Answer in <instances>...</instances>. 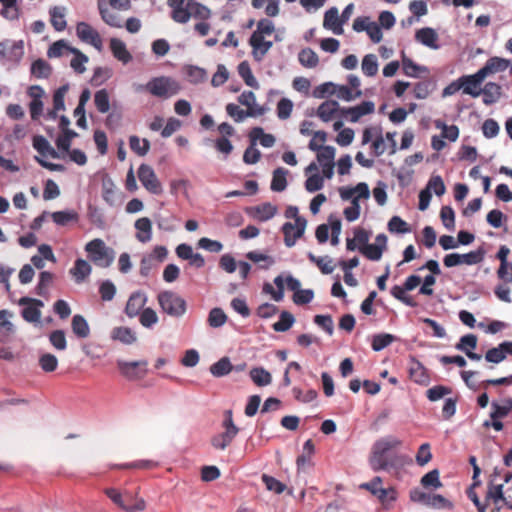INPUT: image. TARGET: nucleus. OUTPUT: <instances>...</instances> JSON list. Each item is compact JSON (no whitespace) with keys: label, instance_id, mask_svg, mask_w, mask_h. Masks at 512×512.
I'll return each instance as SVG.
<instances>
[{"label":"nucleus","instance_id":"55","mask_svg":"<svg viewBox=\"0 0 512 512\" xmlns=\"http://www.w3.org/2000/svg\"><path fill=\"white\" fill-rule=\"evenodd\" d=\"M31 74L36 78H48L51 74V66L43 59L34 61L31 65Z\"/></svg>","mask_w":512,"mask_h":512},{"label":"nucleus","instance_id":"27","mask_svg":"<svg viewBox=\"0 0 512 512\" xmlns=\"http://www.w3.org/2000/svg\"><path fill=\"white\" fill-rule=\"evenodd\" d=\"M481 94L483 95V103L485 105H492L501 98L502 87L495 82H488L481 89Z\"/></svg>","mask_w":512,"mask_h":512},{"label":"nucleus","instance_id":"37","mask_svg":"<svg viewBox=\"0 0 512 512\" xmlns=\"http://www.w3.org/2000/svg\"><path fill=\"white\" fill-rule=\"evenodd\" d=\"M249 137L253 145H255L256 140H259L260 144L265 148H270L275 144V137L272 134L264 133L261 127H254L250 131Z\"/></svg>","mask_w":512,"mask_h":512},{"label":"nucleus","instance_id":"35","mask_svg":"<svg viewBox=\"0 0 512 512\" xmlns=\"http://www.w3.org/2000/svg\"><path fill=\"white\" fill-rule=\"evenodd\" d=\"M280 0H252L251 5L254 9L265 7V14L268 17H276L280 13Z\"/></svg>","mask_w":512,"mask_h":512},{"label":"nucleus","instance_id":"43","mask_svg":"<svg viewBox=\"0 0 512 512\" xmlns=\"http://www.w3.org/2000/svg\"><path fill=\"white\" fill-rule=\"evenodd\" d=\"M254 217L260 221H267L275 216L277 213L276 206L271 203H263L253 208Z\"/></svg>","mask_w":512,"mask_h":512},{"label":"nucleus","instance_id":"9","mask_svg":"<svg viewBox=\"0 0 512 512\" xmlns=\"http://www.w3.org/2000/svg\"><path fill=\"white\" fill-rule=\"evenodd\" d=\"M382 483V478L376 476L370 482L362 483L359 487L369 491L372 495L377 497L383 506H387L396 500L397 492L393 487L383 488Z\"/></svg>","mask_w":512,"mask_h":512},{"label":"nucleus","instance_id":"46","mask_svg":"<svg viewBox=\"0 0 512 512\" xmlns=\"http://www.w3.org/2000/svg\"><path fill=\"white\" fill-rule=\"evenodd\" d=\"M238 73L244 80L245 84L252 88H259V83L254 77L250 65L247 61H243L238 65Z\"/></svg>","mask_w":512,"mask_h":512},{"label":"nucleus","instance_id":"63","mask_svg":"<svg viewBox=\"0 0 512 512\" xmlns=\"http://www.w3.org/2000/svg\"><path fill=\"white\" fill-rule=\"evenodd\" d=\"M452 393V389L443 385H436L426 391L427 398L432 401H438Z\"/></svg>","mask_w":512,"mask_h":512},{"label":"nucleus","instance_id":"39","mask_svg":"<svg viewBox=\"0 0 512 512\" xmlns=\"http://www.w3.org/2000/svg\"><path fill=\"white\" fill-rule=\"evenodd\" d=\"M77 37L85 43L96 47V33L90 25L85 22H79L76 26Z\"/></svg>","mask_w":512,"mask_h":512},{"label":"nucleus","instance_id":"50","mask_svg":"<svg viewBox=\"0 0 512 512\" xmlns=\"http://www.w3.org/2000/svg\"><path fill=\"white\" fill-rule=\"evenodd\" d=\"M287 171L279 167L273 172V177L271 181V189L276 192H281L286 189L287 180H286Z\"/></svg>","mask_w":512,"mask_h":512},{"label":"nucleus","instance_id":"12","mask_svg":"<svg viewBox=\"0 0 512 512\" xmlns=\"http://www.w3.org/2000/svg\"><path fill=\"white\" fill-rule=\"evenodd\" d=\"M138 178L147 191L154 195L162 193V185L158 180L154 170L147 164H141L138 169Z\"/></svg>","mask_w":512,"mask_h":512},{"label":"nucleus","instance_id":"56","mask_svg":"<svg viewBox=\"0 0 512 512\" xmlns=\"http://www.w3.org/2000/svg\"><path fill=\"white\" fill-rule=\"evenodd\" d=\"M492 411L490 413L491 419H502L505 418L512 409V399L506 401L505 405H500L493 401L491 404Z\"/></svg>","mask_w":512,"mask_h":512},{"label":"nucleus","instance_id":"21","mask_svg":"<svg viewBox=\"0 0 512 512\" xmlns=\"http://www.w3.org/2000/svg\"><path fill=\"white\" fill-rule=\"evenodd\" d=\"M323 26L324 28L331 30L336 35H341L343 33V23L336 7H332L325 12Z\"/></svg>","mask_w":512,"mask_h":512},{"label":"nucleus","instance_id":"48","mask_svg":"<svg viewBox=\"0 0 512 512\" xmlns=\"http://www.w3.org/2000/svg\"><path fill=\"white\" fill-rule=\"evenodd\" d=\"M307 256L312 263L317 265L323 274H331L334 271L332 259L328 256L317 257L311 252H309Z\"/></svg>","mask_w":512,"mask_h":512},{"label":"nucleus","instance_id":"62","mask_svg":"<svg viewBox=\"0 0 512 512\" xmlns=\"http://www.w3.org/2000/svg\"><path fill=\"white\" fill-rule=\"evenodd\" d=\"M394 341V336L387 333L374 335L372 340V349L374 351H381L389 346Z\"/></svg>","mask_w":512,"mask_h":512},{"label":"nucleus","instance_id":"54","mask_svg":"<svg viewBox=\"0 0 512 512\" xmlns=\"http://www.w3.org/2000/svg\"><path fill=\"white\" fill-rule=\"evenodd\" d=\"M250 377L257 386H267L272 381L271 374L264 368H253Z\"/></svg>","mask_w":512,"mask_h":512},{"label":"nucleus","instance_id":"13","mask_svg":"<svg viewBox=\"0 0 512 512\" xmlns=\"http://www.w3.org/2000/svg\"><path fill=\"white\" fill-rule=\"evenodd\" d=\"M306 220L303 217H297L296 223L286 222L282 231L284 234V243L287 247L295 245L297 239L301 238L306 228Z\"/></svg>","mask_w":512,"mask_h":512},{"label":"nucleus","instance_id":"34","mask_svg":"<svg viewBox=\"0 0 512 512\" xmlns=\"http://www.w3.org/2000/svg\"><path fill=\"white\" fill-rule=\"evenodd\" d=\"M102 189V197L109 205L119 204L120 193L111 181L103 179Z\"/></svg>","mask_w":512,"mask_h":512},{"label":"nucleus","instance_id":"45","mask_svg":"<svg viewBox=\"0 0 512 512\" xmlns=\"http://www.w3.org/2000/svg\"><path fill=\"white\" fill-rule=\"evenodd\" d=\"M111 337L127 345L132 344L136 341L135 333L128 327L114 328Z\"/></svg>","mask_w":512,"mask_h":512},{"label":"nucleus","instance_id":"30","mask_svg":"<svg viewBox=\"0 0 512 512\" xmlns=\"http://www.w3.org/2000/svg\"><path fill=\"white\" fill-rule=\"evenodd\" d=\"M32 145H33V148L41 156H50L52 158L59 157L57 151L50 145L49 141L42 135L34 136Z\"/></svg>","mask_w":512,"mask_h":512},{"label":"nucleus","instance_id":"16","mask_svg":"<svg viewBox=\"0 0 512 512\" xmlns=\"http://www.w3.org/2000/svg\"><path fill=\"white\" fill-rule=\"evenodd\" d=\"M387 248V236L385 234H378L375 238L374 244H368L364 247H359V251L369 260L378 261L381 259L383 252Z\"/></svg>","mask_w":512,"mask_h":512},{"label":"nucleus","instance_id":"41","mask_svg":"<svg viewBox=\"0 0 512 512\" xmlns=\"http://www.w3.org/2000/svg\"><path fill=\"white\" fill-rule=\"evenodd\" d=\"M71 52H76V48L71 47L65 40H58L49 47L47 55L49 58H57Z\"/></svg>","mask_w":512,"mask_h":512},{"label":"nucleus","instance_id":"11","mask_svg":"<svg viewBox=\"0 0 512 512\" xmlns=\"http://www.w3.org/2000/svg\"><path fill=\"white\" fill-rule=\"evenodd\" d=\"M148 362L146 360L140 361H117V367L120 373L129 380L142 379L147 374Z\"/></svg>","mask_w":512,"mask_h":512},{"label":"nucleus","instance_id":"58","mask_svg":"<svg viewBox=\"0 0 512 512\" xmlns=\"http://www.w3.org/2000/svg\"><path fill=\"white\" fill-rule=\"evenodd\" d=\"M362 71L366 76L372 77L377 74L378 63L374 54H367L362 60Z\"/></svg>","mask_w":512,"mask_h":512},{"label":"nucleus","instance_id":"42","mask_svg":"<svg viewBox=\"0 0 512 512\" xmlns=\"http://www.w3.org/2000/svg\"><path fill=\"white\" fill-rule=\"evenodd\" d=\"M70 273L75 281L80 283L91 273V266L87 261L77 259Z\"/></svg>","mask_w":512,"mask_h":512},{"label":"nucleus","instance_id":"4","mask_svg":"<svg viewBox=\"0 0 512 512\" xmlns=\"http://www.w3.org/2000/svg\"><path fill=\"white\" fill-rule=\"evenodd\" d=\"M157 300L159 306L169 316L179 318L186 312L187 305L185 299L177 293L167 290L158 294Z\"/></svg>","mask_w":512,"mask_h":512},{"label":"nucleus","instance_id":"8","mask_svg":"<svg viewBox=\"0 0 512 512\" xmlns=\"http://www.w3.org/2000/svg\"><path fill=\"white\" fill-rule=\"evenodd\" d=\"M106 125L109 128H115L119 125L122 118L121 107L117 102L110 104L108 92L105 89L98 90V112L107 113Z\"/></svg>","mask_w":512,"mask_h":512},{"label":"nucleus","instance_id":"3","mask_svg":"<svg viewBox=\"0 0 512 512\" xmlns=\"http://www.w3.org/2000/svg\"><path fill=\"white\" fill-rule=\"evenodd\" d=\"M104 493L117 507L125 512H140L146 508L145 500L139 498L137 494L134 495L128 491L122 493L116 488H106Z\"/></svg>","mask_w":512,"mask_h":512},{"label":"nucleus","instance_id":"20","mask_svg":"<svg viewBox=\"0 0 512 512\" xmlns=\"http://www.w3.org/2000/svg\"><path fill=\"white\" fill-rule=\"evenodd\" d=\"M374 108L373 102L364 101L355 107L341 109V116H349L351 122H357L362 116L373 113Z\"/></svg>","mask_w":512,"mask_h":512},{"label":"nucleus","instance_id":"60","mask_svg":"<svg viewBox=\"0 0 512 512\" xmlns=\"http://www.w3.org/2000/svg\"><path fill=\"white\" fill-rule=\"evenodd\" d=\"M435 125L437 128L442 129L441 137L443 139H447L451 142H455L459 137V129L456 125H446L445 123L441 121H436Z\"/></svg>","mask_w":512,"mask_h":512},{"label":"nucleus","instance_id":"18","mask_svg":"<svg viewBox=\"0 0 512 512\" xmlns=\"http://www.w3.org/2000/svg\"><path fill=\"white\" fill-rule=\"evenodd\" d=\"M510 249L503 245L500 247L496 257L500 261V266L497 270V276L505 282H512V264L508 263L507 257Z\"/></svg>","mask_w":512,"mask_h":512},{"label":"nucleus","instance_id":"51","mask_svg":"<svg viewBox=\"0 0 512 512\" xmlns=\"http://www.w3.org/2000/svg\"><path fill=\"white\" fill-rule=\"evenodd\" d=\"M295 322L294 316L288 311H282L279 320L273 324V330L276 332H285L289 330Z\"/></svg>","mask_w":512,"mask_h":512},{"label":"nucleus","instance_id":"36","mask_svg":"<svg viewBox=\"0 0 512 512\" xmlns=\"http://www.w3.org/2000/svg\"><path fill=\"white\" fill-rule=\"evenodd\" d=\"M114 259V250L107 247L102 240L98 239V266L108 267L113 263Z\"/></svg>","mask_w":512,"mask_h":512},{"label":"nucleus","instance_id":"57","mask_svg":"<svg viewBox=\"0 0 512 512\" xmlns=\"http://www.w3.org/2000/svg\"><path fill=\"white\" fill-rule=\"evenodd\" d=\"M388 230L391 233L405 234L410 233L411 228L406 221L399 216H393L388 222Z\"/></svg>","mask_w":512,"mask_h":512},{"label":"nucleus","instance_id":"61","mask_svg":"<svg viewBox=\"0 0 512 512\" xmlns=\"http://www.w3.org/2000/svg\"><path fill=\"white\" fill-rule=\"evenodd\" d=\"M477 341L478 339L476 335L467 334L460 338L459 342L455 345V348L466 353V351H472L477 347Z\"/></svg>","mask_w":512,"mask_h":512},{"label":"nucleus","instance_id":"33","mask_svg":"<svg viewBox=\"0 0 512 512\" xmlns=\"http://www.w3.org/2000/svg\"><path fill=\"white\" fill-rule=\"evenodd\" d=\"M135 228L138 231L136 234V238L140 242H148L151 239L152 235V223L151 220L147 217H142L136 220Z\"/></svg>","mask_w":512,"mask_h":512},{"label":"nucleus","instance_id":"7","mask_svg":"<svg viewBox=\"0 0 512 512\" xmlns=\"http://www.w3.org/2000/svg\"><path fill=\"white\" fill-rule=\"evenodd\" d=\"M316 140H319L320 143H325L327 140V133L322 130L314 132L313 137L309 142L308 148L311 151L317 152V160L321 166L326 164H333L335 158V148L332 146L316 144Z\"/></svg>","mask_w":512,"mask_h":512},{"label":"nucleus","instance_id":"25","mask_svg":"<svg viewBox=\"0 0 512 512\" xmlns=\"http://www.w3.org/2000/svg\"><path fill=\"white\" fill-rule=\"evenodd\" d=\"M50 15V23L53 26V28L61 32L66 29L67 22H66V8L63 6H54L51 7L49 10Z\"/></svg>","mask_w":512,"mask_h":512},{"label":"nucleus","instance_id":"1","mask_svg":"<svg viewBox=\"0 0 512 512\" xmlns=\"http://www.w3.org/2000/svg\"><path fill=\"white\" fill-rule=\"evenodd\" d=\"M402 441L394 436H386L378 439L372 446L369 457V465L374 472L388 470L404 462V456L394 455L389 457L391 449L398 448Z\"/></svg>","mask_w":512,"mask_h":512},{"label":"nucleus","instance_id":"59","mask_svg":"<svg viewBox=\"0 0 512 512\" xmlns=\"http://www.w3.org/2000/svg\"><path fill=\"white\" fill-rule=\"evenodd\" d=\"M208 324L213 328L223 326L227 321V315L221 308H213L208 315Z\"/></svg>","mask_w":512,"mask_h":512},{"label":"nucleus","instance_id":"47","mask_svg":"<svg viewBox=\"0 0 512 512\" xmlns=\"http://www.w3.org/2000/svg\"><path fill=\"white\" fill-rule=\"evenodd\" d=\"M233 366L228 357H223L210 366V372L215 377H222L229 374Z\"/></svg>","mask_w":512,"mask_h":512},{"label":"nucleus","instance_id":"29","mask_svg":"<svg viewBox=\"0 0 512 512\" xmlns=\"http://www.w3.org/2000/svg\"><path fill=\"white\" fill-rule=\"evenodd\" d=\"M337 112L341 113V109L339 107V104L335 100H327L324 101L317 109V116L323 121V122H329L333 119L335 114Z\"/></svg>","mask_w":512,"mask_h":512},{"label":"nucleus","instance_id":"32","mask_svg":"<svg viewBox=\"0 0 512 512\" xmlns=\"http://www.w3.org/2000/svg\"><path fill=\"white\" fill-rule=\"evenodd\" d=\"M415 39L421 44L430 47V48H438L436 41L438 39L437 33L434 29L425 27L416 31Z\"/></svg>","mask_w":512,"mask_h":512},{"label":"nucleus","instance_id":"24","mask_svg":"<svg viewBox=\"0 0 512 512\" xmlns=\"http://www.w3.org/2000/svg\"><path fill=\"white\" fill-rule=\"evenodd\" d=\"M274 31H275L274 23L267 18H262L257 22V28L252 33L250 39H253V41L256 43V45H258L259 43H261L262 38H265V36H269V35L273 34Z\"/></svg>","mask_w":512,"mask_h":512},{"label":"nucleus","instance_id":"22","mask_svg":"<svg viewBox=\"0 0 512 512\" xmlns=\"http://www.w3.org/2000/svg\"><path fill=\"white\" fill-rule=\"evenodd\" d=\"M510 66V61L500 57H491L479 70L486 78L490 74L505 71Z\"/></svg>","mask_w":512,"mask_h":512},{"label":"nucleus","instance_id":"17","mask_svg":"<svg viewBox=\"0 0 512 512\" xmlns=\"http://www.w3.org/2000/svg\"><path fill=\"white\" fill-rule=\"evenodd\" d=\"M461 79L463 84L462 91L464 94L470 95L472 97H478L481 94L480 86L485 77L480 70L472 75L461 76Z\"/></svg>","mask_w":512,"mask_h":512},{"label":"nucleus","instance_id":"23","mask_svg":"<svg viewBox=\"0 0 512 512\" xmlns=\"http://www.w3.org/2000/svg\"><path fill=\"white\" fill-rule=\"evenodd\" d=\"M507 498L504 495L503 492V483H495V480L492 479L488 483L487 492L485 496V502L488 505L489 502H492L493 504L497 505L500 501H502L504 504L506 502Z\"/></svg>","mask_w":512,"mask_h":512},{"label":"nucleus","instance_id":"5","mask_svg":"<svg viewBox=\"0 0 512 512\" xmlns=\"http://www.w3.org/2000/svg\"><path fill=\"white\" fill-rule=\"evenodd\" d=\"M144 88L150 94L159 98H169L180 91L177 81L164 76L151 79Z\"/></svg>","mask_w":512,"mask_h":512},{"label":"nucleus","instance_id":"15","mask_svg":"<svg viewBox=\"0 0 512 512\" xmlns=\"http://www.w3.org/2000/svg\"><path fill=\"white\" fill-rule=\"evenodd\" d=\"M20 305H27L25 308H23L21 314L25 321L29 323H38L40 322L41 318V311L40 308L44 306L43 302L38 299H33L29 297H22L19 300Z\"/></svg>","mask_w":512,"mask_h":512},{"label":"nucleus","instance_id":"2","mask_svg":"<svg viewBox=\"0 0 512 512\" xmlns=\"http://www.w3.org/2000/svg\"><path fill=\"white\" fill-rule=\"evenodd\" d=\"M171 18L180 24L187 23L191 17L206 21L211 17V10L196 0H168Z\"/></svg>","mask_w":512,"mask_h":512},{"label":"nucleus","instance_id":"10","mask_svg":"<svg viewBox=\"0 0 512 512\" xmlns=\"http://www.w3.org/2000/svg\"><path fill=\"white\" fill-rule=\"evenodd\" d=\"M371 143L372 154L375 157L383 155L387 149L381 126L367 127L363 131L362 145Z\"/></svg>","mask_w":512,"mask_h":512},{"label":"nucleus","instance_id":"14","mask_svg":"<svg viewBox=\"0 0 512 512\" xmlns=\"http://www.w3.org/2000/svg\"><path fill=\"white\" fill-rule=\"evenodd\" d=\"M23 55V41H5L0 43V56L6 61L18 64Z\"/></svg>","mask_w":512,"mask_h":512},{"label":"nucleus","instance_id":"49","mask_svg":"<svg viewBox=\"0 0 512 512\" xmlns=\"http://www.w3.org/2000/svg\"><path fill=\"white\" fill-rule=\"evenodd\" d=\"M73 333L79 338H86L89 335L90 329L87 321L81 315H74L72 318Z\"/></svg>","mask_w":512,"mask_h":512},{"label":"nucleus","instance_id":"40","mask_svg":"<svg viewBox=\"0 0 512 512\" xmlns=\"http://www.w3.org/2000/svg\"><path fill=\"white\" fill-rule=\"evenodd\" d=\"M17 2L18 0H0V3L3 5L0 15L10 21L17 20L20 15Z\"/></svg>","mask_w":512,"mask_h":512},{"label":"nucleus","instance_id":"26","mask_svg":"<svg viewBox=\"0 0 512 512\" xmlns=\"http://www.w3.org/2000/svg\"><path fill=\"white\" fill-rule=\"evenodd\" d=\"M409 377L411 380L418 384H427L429 381L426 368L420 361L416 360L415 358L411 359L409 366Z\"/></svg>","mask_w":512,"mask_h":512},{"label":"nucleus","instance_id":"53","mask_svg":"<svg viewBox=\"0 0 512 512\" xmlns=\"http://www.w3.org/2000/svg\"><path fill=\"white\" fill-rule=\"evenodd\" d=\"M298 59L301 65L307 68L316 67L319 62L318 55L310 48L302 49L299 52Z\"/></svg>","mask_w":512,"mask_h":512},{"label":"nucleus","instance_id":"31","mask_svg":"<svg viewBox=\"0 0 512 512\" xmlns=\"http://www.w3.org/2000/svg\"><path fill=\"white\" fill-rule=\"evenodd\" d=\"M100 15L105 23L111 27L121 28L123 26V18L120 15L121 11L109 8H103L99 5Z\"/></svg>","mask_w":512,"mask_h":512},{"label":"nucleus","instance_id":"38","mask_svg":"<svg viewBox=\"0 0 512 512\" xmlns=\"http://www.w3.org/2000/svg\"><path fill=\"white\" fill-rule=\"evenodd\" d=\"M402 69L403 73L408 77L417 78L421 73H427L428 69L425 66L416 64L412 59L402 56Z\"/></svg>","mask_w":512,"mask_h":512},{"label":"nucleus","instance_id":"44","mask_svg":"<svg viewBox=\"0 0 512 512\" xmlns=\"http://www.w3.org/2000/svg\"><path fill=\"white\" fill-rule=\"evenodd\" d=\"M129 146L139 156H145L150 150V142L146 138L140 139L136 135L130 136Z\"/></svg>","mask_w":512,"mask_h":512},{"label":"nucleus","instance_id":"19","mask_svg":"<svg viewBox=\"0 0 512 512\" xmlns=\"http://www.w3.org/2000/svg\"><path fill=\"white\" fill-rule=\"evenodd\" d=\"M146 302L147 296L144 292L136 291L132 293L125 307L126 315L130 318L138 316L142 312Z\"/></svg>","mask_w":512,"mask_h":512},{"label":"nucleus","instance_id":"52","mask_svg":"<svg viewBox=\"0 0 512 512\" xmlns=\"http://www.w3.org/2000/svg\"><path fill=\"white\" fill-rule=\"evenodd\" d=\"M486 251L483 247H479L475 251L466 254H460L461 264L476 265L484 260Z\"/></svg>","mask_w":512,"mask_h":512},{"label":"nucleus","instance_id":"28","mask_svg":"<svg viewBox=\"0 0 512 512\" xmlns=\"http://www.w3.org/2000/svg\"><path fill=\"white\" fill-rule=\"evenodd\" d=\"M110 49L113 56L123 64H127L132 60V55L127 50L126 44L122 40L118 38H112L110 40Z\"/></svg>","mask_w":512,"mask_h":512},{"label":"nucleus","instance_id":"6","mask_svg":"<svg viewBox=\"0 0 512 512\" xmlns=\"http://www.w3.org/2000/svg\"><path fill=\"white\" fill-rule=\"evenodd\" d=\"M222 426L225 429L224 432L215 435L211 439L212 446L219 450L228 447L239 432V428L234 424L231 410L225 411Z\"/></svg>","mask_w":512,"mask_h":512},{"label":"nucleus","instance_id":"64","mask_svg":"<svg viewBox=\"0 0 512 512\" xmlns=\"http://www.w3.org/2000/svg\"><path fill=\"white\" fill-rule=\"evenodd\" d=\"M406 291L404 286L395 285L391 288V295L405 305L415 307L417 303L412 297L406 295Z\"/></svg>","mask_w":512,"mask_h":512}]
</instances>
